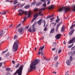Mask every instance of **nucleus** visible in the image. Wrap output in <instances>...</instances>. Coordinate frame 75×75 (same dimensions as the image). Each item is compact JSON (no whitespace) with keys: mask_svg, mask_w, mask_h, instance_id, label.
Returning <instances> with one entry per match:
<instances>
[{"mask_svg":"<svg viewBox=\"0 0 75 75\" xmlns=\"http://www.w3.org/2000/svg\"><path fill=\"white\" fill-rule=\"evenodd\" d=\"M40 61L38 59L35 60L33 62L31 63L30 65V69H28V72L31 71L33 69L35 70L36 69V66L35 65L39 62Z\"/></svg>","mask_w":75,"mask_h":75,"instance_id":"nucleus-1","label":"nucleus"},{"mask_svg":"<svg viewBox=\"0 0 75 75\" xmlns=\"http://www.w3.org/2000/svg\"><path fill=\"white\" fill-rule=\"evenodd\" d=\"M18 40H16L14 42L13 47V51L14 52H16L18 48Z\"/></svg>","mask_w":75,"mask_h":75,"instance_id":"nucleus-2","label":"nucleus"},{"mask_svg":"<svg viewBox=\"0 0 75 75\" xmlns=\"http://www.w3.org/2000/svg\"><path fill=\"white\" fill-rule=\"evenodd\" d=\"M23 65H21L20 66L19 69L17 70L15 73L13 75H16L17 74H18H18H21V75L22 74V71H23Z\"/></svg>","mask_w":75,"mask_h":75,"instance_id":"nucleus-3","label":"nucleus"},{"mask_svg":"<svg viewBox=\"0 0 75 75\" xmlns=\"http://www.w3.org/2000/svg\"><path fill=\"white\" fill-rule=\"evenodd\" d=\"M63 10L65 11V12H68V11H71V9L70 8L68 7H63L59 8L58 10V11H60V12H62Z\"/></svg>","mask_w":75,"mask_h":75,"instance_id":"nucleus-4","label":"nucleus"},{"mask_svg":"<svg viewBox=\"0 0 75 75\" xmlns=\"http://www.w3.org/2000/svg\"><path fill=\"white\" fill-rule=\"evenodd\" d=\"M41 13H42V11H39V13H36L35 15V17H37L38 15H39L40 16H44V14H41Z\"/></svg>","mask_w":75,"mask_h":75,"instance_id":"nucleus-5","label":"nucleus"},{"mask_svg":"<svg viewBox=\"0 0 75 75\" xmlns=\"http://www.w3.org/2000/svg\"><path fill=\"white\" fill-rule=\"evenodd\" d=\"M18 12L20 16H21V15L24 14V11L22 10V9L19 10H18Z\"/></svg>","mask_w":75,"mask_h":75,"instance_id":"nucleus-6","label":"nucleus"},{"mask_svg":"<svg viewBox=\"0 0 75 75\" xmlns=\"http://www.w3.org/2000/svg\"><path fill=\"white\" fill-rule=\"evenodd\" d=\"M61 36V34H57L55 36V38H56V40L59 39Z\"/></svg>","mask_w":75,"mask_h":75,"instance_id":"nucleus-7","label":"nucleus"},{"mask_svg":"<svg viewBox=\"0 0 75 75\" xmlns=\"http://www.w3.org/2000/svg\"><path fill=\"white\" fill-rule=\"evenodd\" d=\"M32 31L33 32H35L36 31V29L35 28V24H34L32 26Z\"/></svg>","mask_w":75,"mask_h":75,"instance_id":"nucleus-8","label":"nucleus"},{"mask_svg":"<svg viewBox=\"0 0 75 75\" xmlns=\"http://www.w3.org/2000/svg\"><path fill=\"white\" fill-rule=\"evenodd\" d=\"M6 31L4 30L3 32V30H1V31L0 32V37H2L3 35V34L5 33Z\"/></svg>","mask_w":75,"mask_h":75,"instance_id":"nucleus-9","label":"nucleus"},{"mask_svg":"<svg viewBox=\"0 0 75 75\" xmlns=\"http://www.w3.org/2000/svg\"><path fill=\"white\" fill-rule=\"evenodd\" d=\"M61 24V23H59L57 24V27L55 30L56 31H57L58 30V28H59V27Z\"/></svg>","mask_w":75,"mask_h":75,"instance_id":"nucleus-10","label":"nucleus"},{"mask_svg":"<svg viewBox=\"0 0 75 75\" xmlns=\"http://www.w3.org/2000/svg\"><path fill=\"white\" fill-rule=\"evenodd\" d=\"M75 40V38H73L71 40L69 41V42L68 43L69 44H71L72 43H73V42H74Z\"/></svg>","mask_w":75,"mask_h":75,"instance_id":"nucleus-11","label":"nucleus"},{"mask_svg":"<svg viewBox=\"0 0 75 75\" xmlns=\"http://www.w3.org/2000/svg\"><path fill=\"white\" fill-rule=\"evenodd\" d=\"M55 31V28H53L51 29L50 32V34H53V33H54V31Z\"/></svg>","mask_w":75,"mask_h":75,"instance_id":"nucleus-12","label":"nucleus"},{"mask_svg":"<svg viewBox=\"0 0 75 75\" xmlns=\"http://www.w3.org/2000/svg\"><path fill=\"white\" fill-rule=\"evenodd\" d=\"M75 31V29H72L70 32L69 33V34L70 35H72V34H73V33L74 31Z\"/></svg>","mask_w":75,"mask_h":75,"instance_id":"nucleus-13","label":"nucleus"},{"mask_svg":"<svg viewBox=\"0 0 75 75\" xmlns=\"http://www.w3.org/2000/svg\"><path fill=\"white\" fill-rule=\"evenodd\" d=\"M44 48V45L43 46H42V48L41 47H40V48H39V50H38V51H42V50H43Z\"/></svg>","mask_w":75,"mask_h":75,"instance_id":"nucleus-14","label":"nucleus"},{"mask_svg":"<svg viewBox=\"0 0 75 75\" xmlns=\"http://www.w3.org/2000/svg\"><path fill=\"white\" fill-rule=\"evenodd\" d=\"M18 33L21 34L23 32V28H21L20 29H19L18 30Z\"/></svg>","mask_w":75,"mask_h":75,"instance_id":"nucleus-15","label":"nucleus"},{"mask_svg":"<svg viewBox=\"0 0 75 75\" xmlns=\"http://www.w3.org/2000/svg\"><path fill=\"white\" fill-rule=\"evenodd\" d=\"M42 20V19H40L38 22V23L39 25H40L41 24V21Z\"/></svg>","mask_w":75,"mask_h":75,"instance_id":"nucleus-16","label":"nucleus"},{"mask_svg":"<svg viewBox=\"0 0 75 75\" xmlns=\"http://www.w3.org/2000/svg\"><path fill=\"white\" fill-rule=\"evenodd\" d=\"M66 63L68 66H69L70 65H71V62H69V60H68L66 61Z\"/></svg>","mask_w":75,"mask_h":75,"instance_id":"nucleus-17","label":"nucleus"},{"mask_svg":"<svg viewBox=\"0 0 75 75\" xmlns=\"http://www.w3.org/2000/svg\"><path fill=\"white\" fill-rule=\"evenodd\" d=\"M50 25L55 27V25H57V23H54V22H52L50 24Z\"/></svg>","mask_w":75,"mask_h":75,"instance_id":"nucleus-18","label":"nucleus"},{"mask_svg":"<svg viewBox=\"0 0 75 75\" xmlns=\"http://www.w3.org/2000/svg\"><path fill=\"white\" fill-rule=\"evenodd\" d=\"M57 42H54L53 43V45H52V46L53 47H56V46H57Z\"/></svg>","mask_w":75,"mask_h":75,"instance_id":"nucleus-19","label":"nucleus"},{"mask_svg":"<svg viewBox=\"0 0 75 75\" xmlns=\"http://www.w3.org/2000/svg\"><path fill=\"white\" fill-rule=\"evenodd\" d=\"M40 4H41V2H38L37 3H36V6H39L40 5Z\"/></svg>","mask_w":75,"mask_h":75,"instance_id":"nucleus-20","label":"nucleus"},{"mask_svg":"<svg viewBox=\"0 0 75 75\" xmlns=\"http://www.w3.org/2000/svg\"><path fill=\"white\" fill-rule=\"evenodd\" d=\"M54 8V5H51V6H49L48 7L49 10H51V9Z\"/></svg>","mask_w":75,"mask_h":75,"instance_id":"nucleus-21","label":"nucleus"},{"mask_svg":"<svg viewBox=\"0 0 75 75\" xmlns=\"http://www.w3.org/2000/svg\"><path fill=\"white\" fill-rule=\"evenodd\" d=\"M45 8H41V9H39V11H41L42 10H45Z\"/></svg>","mask_w":75,"mask_h":75,"instance_id":"nucleus-22","label":"nucleus"},{"mask_svg":"<svg viewBox=\"0 0 75 75\" xmlns=\"http://www.w3.org/2000/svg\"><path fill=\"white\" fill-rule=\"evenodd\" d=\"M25 8H26V9H27V8H29V7H30V6L29 5H27L25 6Z\"/></svg>","mask_w":75,"mask_h":75,"instance_id":"nucleus-23","label":"nucleus"},{"mask_svg":"<svg viewBox=\"0 0 75 75\" xmlns=\"http://www.w3.org/2000/svg\"><path fill=\"white\" fill-rule=\"evenodd\" d=\"M71 10L73 11H75V5L73 6V8H71Z\"/></svg>","mask_w":75,"mask_h":75,"instance_id":"nucleus-24","label":"nucleus"},{"mask_svg":"<svg viewBox=\"0 0 75 75\" xmlns=\"http://www.w3.org/2000/svg\"><path fill=\"white\" fill-rule=\"evenodd\" d=\"M28 17H30V16H31V12L30 11L28 12Z\"/></svg>","mask_w":75,"mask_h":75,"instance_id":"nucleus-25","label":"nucleus"},{"mask_svg":"<svg viewBox=\"0 0 75 75\" xmlns=\"http://www.w3.org/2000/svg\"><path fill=\"white\" fill-rule=\"evenodd\" d=\"M18 36H17L16 35H15L14 36V38H13V39L14 40H16V39H17V38H18Z\"/></svg>","mask_w":75,"mask_h":75,"instance_id":"nucleus-26","label":"nucleus"},{"mask_svg":"<svg viewBox=\"0 0 75 75\" xmlns=\"http://www.w3.org/2000/svg\"><path fill=\"white\" fill-rule=\"evenodd\" d=\"M36 4V1H35L34 2H33L31 3V5H33V6H34V5H35Z\"/></svg>","mask_w":75,"mask_h":75,"instance_id":"nucleus-27","label":"nucleus"},{"mask_svg":"<svg viewBox=\"0 0 75 75\" xmlns=\"http://www.w3.org/2000/svg\"><path fill=\"white\" fill-rule=\"evenodd\" d=\"M58 64H59V63L58 62H57L54 65V66L55 67H57L58 66Z\"/></svg>","mask_w":75,"mask_h":75,"instance_id":"nucleus-28","label":"nucleus"},{"mask_svg":"<svg viewBox=\"0 0 75 75\" xmlns=\"http://www.w3.org/2000/svg\"><path fill=\"white\" fill-rule=\"evenodd\" d=\"M75 24L72 25L71 26L70 29H72V28H74V27H75Z\"/></svg>","mask_w":75,"mask_h":75,"instance_id":"nucleus-29","label":"nucleus"},{"mask_svg":"<svg viewBox=\"0 0 75 75\" xmlns=\"http://www.w3.org/2000/svg\"><path fill=\"white\" fill-rule=\"evenodd\" d=\"M20 66V64L18 63V64L15 66V68H18L19 66Z\"/></svg>","mask_w":75,"mask_h":75,"instance_id":"nucleus-30","label":"nucleus"},{"mask_svg":"<svg viewBox=\"0 0 75 75\" xmlns=\"http://www.w3.org/2000/svg\"><path fill=\"white\" fill-rule=\"evenodd\" d=\"M28 31H29V32H30V33H31L32 31V30H31V28H30L28 29Z\"/></svg>","mask_w":75,"mask_h":75,"instance_id":"nucleus-31","label":"nucleus"},{"mask_svg":"<svg viewBox=\"0 0 75 75\" xmlns=\"http://www.w3.org/2000/svg\"><path fill=\"white\" fill-rule=\"evenodd\" d=\"M73 45H74V43H72V44L71 45H69L68 46V48H71V47H72Z\"/></svg>","mask_w":75,"mask_h":75,"instance_id":"nucleus-32","label":"nucleus"},{"mask_svg":"<svg viewBox=\"0 0 75 75\" xmlns=\"http://www.w3.org/2000/svg\"><path fill=\"white\" fill-rule=\"evenodd\" d=\"M54 17H52V18H50V20H51V22H52V21H53V20H54Z\"/></svg>","mask_w":75,"mask_h":75,"instance_id":"nucleus-33","label":"nucleus"},{"mask_svg":"<svg viewBox=\"0 0 75 75\" xmlns=\"http://www.w3.org/2000/svg\"><path fill=\"white\" fill-rule=\"evenodd\" d=\"M58 56H57L55 57L54 59V61H57V59H58Z\"/></svg>","mask_w":75,"mask_h":75,"instance_id":"nucleus-34","label":"nucleus"},{"mask_svg":"<svg viewBox=\"0 0 75 75\" xmlns=\"http://www.w3.org/2000/svg\"><path fill=\"white\" fill-rule=\"evenodd\" d=\"M75 50V46L74 47H73L71 49V50L72 51H74V50Z\"/></svg>","mask_w":75,"mask_h":75,"instance_id":"nucleus-35","label":"nucleus"},{"mask_svg":"<svg viewBox=\"0 0 75 75\" xmlns=\"http://www.w3.org/2000/svg\"><path fill=\"white\" fill-rule=\"evenodd\" d=\"M61 31L62 32L64 31V27H62V28Z\"/></svg>","mask_w":75,"mask_h":75,"instance_id":"nucleus-36","label":"nucleus"},{"mask_svg":"<svg viewBox=\"0 0 75 75\" xmlns=\"http://www.w3.org/2000/svg\"><path fill=\"white\" fill-rule=\"evenodd\" d=\"M38 8H35L34 9V11L37 12L38 11Z\"/></svg>","mask_w":75,"mask_h":75,"instance_id":"nucleus-37","label":"nucleus"},{"mask_svg":"<svg viewBox=\"0 0 75 75\" xmlns=\"http://www.w3.org/2000/svg\"><path fill=\"white\" fill-rule=\"evenodd\" d=\"M13 1V2H14L13 3V4H17V3H18V2H17V1Z\"/></svg>","mask_w":75,"mask_h":75,"instance_id":"nucleus-38","label":"nucleus"},{"mask_svg":"<svg viewBox=\"0 0 75 75\" xmlns=\"http://www.w3.org/2000/svg\"><path fill=\"white\" fill-rule=\"evenodd\" d=\"M6 70L7 71H10V68H7L6 69Z\"/></svg>","mask_w":75,"mask_h":75,"instance_id":"nucleus-39","label":"nucleus"},{"mask_svg":"<svg viewBox=\"0 0 75 75\" xmlns=\"http://www.w3.org/2000/svg\"><path fill=\"white\" fill-rule=\"evenodd\" d=\"M8 56H9V53L8 52L6 54V57H8Z\"/></svg>","mask_w":75,"mask_h":75,"instance_id":"nucleus-40","label":"nucleus"},{"mask_svg":"<svg viewBox=\"0 0 75 75\" xmlns=\"http://www.w3.org/2000/svg\"><path fill=\"white\" fill-rule=\"evenodd\" d=\"M6 2H8L9 3H12V2H13V1H10L9 0H6Z\"/></svg>","mask_w":75,"mask_h":75,"instance_id":"nucleus-41","label":"nucleus"},{"mask_svg":"<svg viewBox=\"0 0 75 75\" xmlns=\"http://www.w3.org/2000/svg\"><path fill=\"white\" fill-rule=\"evenodd\" d=\"M59 20H60L59 19H57L56 21V23H58L59 21Z\"/></svg>","mask_w":75,"mask_h":75,"instance_id":"nucleus-42","label":"nucleus"},{"mask_svg":"<svg viewBox=\"0 0 75 75\" xmlns=\"http://www.w3.org/2000/svg\"><path fill=\"white\" fill-rule=\"evenodd\" d=\"M43 57L44 59L45 60H46V61H49V60H50V59H46L45 57H44V56H43Z\"/></svg>","mask_w":75,"mask_h":75,"instance_id":"nucleus-43","label":"nucleus"},{"mask_svg":"<svg viewBox=\"0 0 75 75\" xmlns=\"http://www.w3.org/2000/svg\"><path fill=\"white\" fill-rule=\"evenodd\" d=\"M40 1L42 2H44V3H45V2H46V1L45 0H40Z\"/></svg>","mask_w":75,"mask_h":75,"instance_id":"nucleus-44","label":"nucleus"},{"mask_svg":"<svg viewBox=\"0 0 75 75\" xmlns=\"http://www.w3.org/2000/svg\"><path fill=\"white\" fill-rule=\"evenodd\" d=\"M72 56H70V57L69 60H70V61H72Z\"/></svg>","mask_w":75,"mask_h":75,"instance_id":"nucleus-45","label":"nucleus"},{"mask_svg":"<svg viewBox=\"0 0 75 75\" xmlns=\"http://www.w3.org/2000/svg\"><path fill=\"white\" fill-rule=\"evenodd\" d=\"M3 42H4V41H3L2 40H0V45H1Z\"/></svg>","mask_w":75,"mask_h":75,"instance_id":"nucleus-46","label":"nucleus"},{"mask_svg":"<svg viewBox=\"0 0 75 75\" xmlns=\"http://www.w3.org/2000/svg\"><path fill=\"white\" fill-rule=\"evenodd\" d=\"M43 6H44V7H46V6H47V5L46 4V3H45V2L44 4L43 5Z\"/></svg>","mask_w":75,"mask_h":75,"instance_id":"nucleus-47","label":"nucleus"},{"mask_svg":"<svg viewBox=\"0 0 75 75\" xmlns=\"http://www.w3.org/2000/svg\"><path fill=\"white\" fill-rule=\"evenodd\" d=\"M26 17L24 18V20L23 21V23H24V21H25V20H26Z\"/></svg>","mask_w":75,"mask_h":75,"instance_id":"nucleus-48","label":"nucleus"},{"mask_svg":"<svg viewBox=\"0 0 75 75\" xmlns=\"http://www.w3.org/2000/svg\"><path fill=\"white\" fill-rule=\"evenodd\" d=\"M43 23H44V25H43V27H45V21H43Z\"/></svg>","mask_w":75,"mask_h":75,"instance_id":"nucleus-49","label":"nucleus"},{"mask_svg":"<svg viewBox=\"0 0 75 75\" xmlns=\"http://www.w3.org/2000/svg\"><path fill=\"white\" fill-rule=\"evenodd\" d=\"M47 27H45V28H44V30L45 31H47Z\"/></svg>","mask_w":75,"mask_h":75,"instance_id":"nucleus-50","label":"nucleus"},{"mask_svg":"<svg viewBox=\"0 0 75 75\" xmlns=\"http://www.w3.org/2000/svg\"><path fill=\"white\" fill-rule=\"evenodd\" d=\"M34 17H35V18H33V19L32 20V21L33 22L34 20H35L36 19V17H35V15L34 16Z\"/></svg>","mask_w":75,"mask_h":75,"instance_id":"nucleus-51","label":"nucleus"},{"mask_svg":"<svg viewBox=\"0 0 75 75\" xmlns=\"http://www.w3.org/2000/svg\"><path fill=\"white\" fill-rule=\"evenodd\" d=\"M6 14V12H4L2 13V15H5Z\"/></svg>","mask_w":75,"mask_h":75,"instance_id":"nucleus-52","label":"nucleus"},{"mask_svg":"<svg viewBox=\"0 0 75 75\" xmlns=\"http://www.w3.org/2000/svg\"><path fill=\"white\" fill-rule=\"evenodd\" d=\"M21 25V23L19 24L18 25L16 26V28H18L19 27H20V25Z\"/></svg>","mask_w":75,"mask_h":75,"instance_id":"nucleus-53","label":"nucleus"},{"mask_svg":"<svg viewBox=\"0 0 75 75\" xmlns=\"http://www.w3.org/2000/svg\"><path fill=\"white\" fill-rule=\"evenodd\" d=\"M61 50H59L58 52V54H59L60 53H61Z\"/></svg>","mask_w":75,"mask_h":75,"instance_id":"nucleus-54","label":"nucleus"},{"mask_svg":"<svg viewBox=\"0 0 75 75\" xmlns=\"http://www.w3.org/2000/svg\"><path fill=\"white\" fill-rule=\"evenodd\" d=\"M56 49V47H55L54 48H53L52 49V51H55Z\"/></svg>","mask_w":75,"mask_h":75,"instance_id":"nucleus-55","label":"nucleus"},{"mask_svg":"<svg viewBox=\"0 0 75 75\" xmlns=\"http://www.w3.org/2000/svg\"><path fill=\"white\" fill-rule=\"evenodd\" d=\"M24 13H25V15H27V12H25L24 11L23 14H24Z\"/></svg>","mask_w":75,"mask_h":75,"instance_id":"nucleus-56","label":"nucleus"},{"mask_svg":"<svg viewBox=\"0 0 75 75\" xmlns=\"http://www.w3.org/2000/svg\"><path fill=\"white\" fill-rule=\"evenodd\" d=\"M8 51V50H6L5 51L3 52H2V54H4V53H5L6 52V51Z\"/></svg>","mask_w":75,"mask_h":75,"instance_id":"nucleus-57","label":"nucleus"},{"mask_svg":"<svg viewBox=\"0 0 75 75\" xmlns=\"http://www.w3.org/2000/svg\"><path fill=\"white\" fill-rule=\"evenodd\" d=\"M19 4H17L16 6H13V7H15V8H16L17 7V6H18V5H19Z\"/></svg>","mask_w":75,"mask_h":75,"instance_id":"nucleus-58","label":"nucleus"},{"mask_svg":"<svg viewBox=\"0 0 75 75\" xmlns=\"http://www.w3.org/2000/svg\"><path fill=\"white\" fill-rule=\"evenodd\" d=\"M37 54L38 55H40L41 54V52H39Z\"/></svg>","mask_w":75,"mask_h":75,"instance_id":"nucleus-59","label":"nucleus"},{"mask_svg":"<svg viewBox=\"0 0 75 75\" xmlns=\"http://www.w3.org/2000/svg\"><path fill=\"white\" fill-rule=\"evenodd\" d=\"M2 64H3L2 63H0V67H1L2 66Z\"/></svg>","mask_w":75,"mask_h":75,"instance_id":"nucleus-60","label":"nucleus"},{"mask_svg":"<svg viewBox=\"0 0 75 75\" xmlns=\"http://www.w3.org/2000/svg\"><path fill=\"white\" fill-rule=\"evenodd\" d=\"M12 62L13 64H14V63H15V62L14 61L12 60Z\"/></svg>","mask_w":75,"mask_h":75,"instance_id":"nucleus-61","label":"nucleus"},{"mask_svg":"<svg viewBox=\"0 0 75 75\" xmlns=\"http://www.w3.org/2000/svg\"><path fill=\"white\" fill-rule=\"evenodd\" d=\"M24 5H25V4H23L21 6L20 8H21V7H23V6H24Z\"/></svg>","mask_w":75,"mask_h":75,"instance_id":"nucleus-62","label":"nucleus"},{"mask_svg":"<svg viewBox=\"0 0 75 75\" xmlns=\"http://www.w3.org/2000/svg\"><path fill=\"white\" fill-rule=\"evenodd\" d=\"M51 16H47V18H51Z\"/></svg>","mask_w":75,"mask_h":75,"instance_id":"nucleus-63","label":"nucleus"},{"mask_svg":"<svg viewBox=\"0 0 75 75\" xmlns=\"http://www.w3.org/2000/svg\"><path fill=\"white\" fill-rule=\"evenodd\" d=\"M50 3V1H48L47 3V4H49Z\"/></svg>","mask_w":75,"mask_h":75,"instance_id":"nucleus-64","label":"nucleus"}]
</instances>
